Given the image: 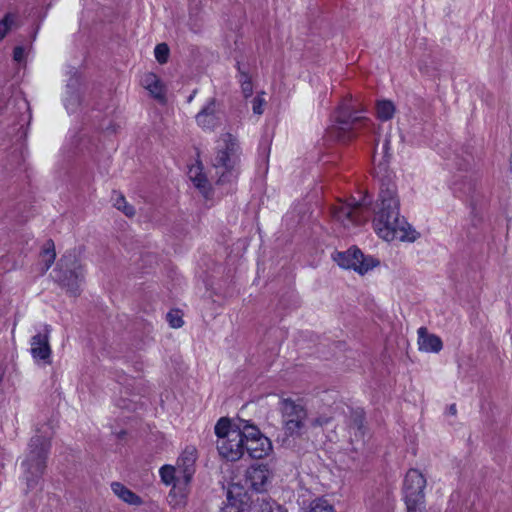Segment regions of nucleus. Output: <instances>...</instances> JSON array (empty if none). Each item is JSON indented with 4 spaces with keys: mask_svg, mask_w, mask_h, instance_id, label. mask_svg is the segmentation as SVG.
Segmentation results:
<instances>
[{
    "mask_svg": "<svg viewBox=\"0 0 512 512\" xmlns=\"http://www.w3.org/2000/svg\"><path fill=\"white\" fill-rule=\"evenodd\" d=\"M390 138L385 137L382 145L384 162H379L375 168L379 181V195L374 208L373 227L376 234L386 240L416 241L420 234L411 227L404 217L400 216V200L398 197L395 174L388 170L390 158Z\"/></svg>",
    "mask_w": 512,
    "mask_h": 512,
    "instance_id": "f257e3e1",
    "label": "nucleus"
},
{
    "mask_svg": "<svg viewBox=\"0 0 512 512\" xmlns=\"http://www.w3.org/2000/svg\"><path fill=\"white\" fill-rule=\"evenodd\" d=\"M52 435L50 425H42L37 429V434L31 438L28 444L27 454L21 463L23 477L28 489L35 488L44 473Z\"/></svg>",
    "mask_w": 512,
    "mask_h": 512,
    "instance_id": "f03ea898",
    "label": "nucleus"
},
{
    "mask_svg": "<svg viewBox=\"0 0 512 512\" xmlns=\"http://www.w3.org/2000/svg\"><path fill=\"white\" fill-rule=\"evenodd\" d=\"M352 98L344 99L338 106L335 117L337 126H332L327 131V136L335 141L346 143L356 137L361 131H372L374 125L366 116L362 115Z\"/></svg>",
    "mask_w": 512,
    "mask_h": 512,
    "instance_id": "7ed1b4c3",
    "label": "nucleus"
},
{
    "mask_svg": "<svg viewBox=\"0 0 512 512\" xmlns=\"http://www.w3.org/2000/svg\"><path fill=\"white\" fill-rule=\"evenodd\" d=\"M247 421L239 419L232 423L228 418H220L215 425L218 437L217 450L227 461H237L245 453V438Z\"/></svg>",
    "mask_w": 512,
    "mask_h": 512,
    "instance_id": "20e7f679",
    "label": "nucleus"
},
{
    "mask_svg": "<svg viewBox=\"0 0 512 512\" xmlns=\"http://www.w3.org/2000/svg\"><path fill=\"white\" fill-rule=\"evenodd\" d=\"M216 149L212 165L218 176L217 183L225 184L234 181L238 175L236 165L239 161V145L236 138L230 133L222 134L217 141Z\"/></svg>",
    "mask_w": 512,
    "mask_h": 512,
    "instance_id": "39448f33",
    "label": "nucleus"
},
{
    "mask_svg": "<svg viewBox=\"0 0 512 512\" xmlns=\"http://www.w3.org/2000/svg\"><path fill=\"white\" fill-rule=\"evenodd\" d=\"M279 410L285 434L290 437H300L305 430L308 412L304 405L291 398H283Z\"/></svg>",
    "mask_w": 512,
    "mask_h": 512,
    "instance_id": "423d86ee",
    "label": "nucleus"
},
{
    "mask_svg": "<svg viewBox=\"0 0 512 512\" xmlns=\"http://www.w3.org/2000/svg\"><path fill=\"white\" fill-rule=\"evenodd\" d=\"M426 478L417 469H410L403 484L407 512H423L425 509Z\"/></svg>",
    "mask_w": 512,
    "mask_h": 512,
    "instance_id": "0eeeda50",
    "label": "nucleus"
},
{
    "mask_svg": "<svg viewBox=\"0 0 512 512\" xmlns=\"http://www.w3.org/2000/svg\"><path fill=\"white\" fill-rule=\"evenodd\" d=\"M59 268L55 271L57 282L72 296L79 294L80 284L83 282L84 274L80 264L75 259L62 258L59 261Z\"/></svg>",
    "mask_w": 512,
    "mask_h": 512,
    "instance_id": "6e6552de",
    "label": "nucleus"
},
{
    "mask_svg": "<svg viewBox=\"0 0 512 512\" xmlns=\"http://www.w3.org/2000/svg\"><path fill=\"white\" fill-rule=\"evenodd\" d=\"M333 260L344 269H353L359 274H365L379 262L371 256H365L360 249L352 247L344 252H336Z\"/></svg>",
    "mask_w": 512,
    "mask_h": 512,
    "instance_id": "1a4fd4ad",
    "label": "nucleus"
},
{
    "mask_svg": "<svg viewBox=\"0 0 512 512\" xmlns=\"http://www.w3.org/2000/svg\"><path fill=\"white\" fill-rule=\"evenodd\" d=\"M369 204L370 202H366V198L355 204L339 203L332 207L331 214L336 221L349 228L367 220L368 215L364 212L363 207Z\"/></svg>",
    "mask_w": 512,
    "mask_h": 512,
    "instance_id": "9d476101",
    "label": "nucleus"
},
{
    "mask_svg": "<svg viewBox=\"0 0 512 512\" xmlns=\"http://www.w3.org/2000/svg\"><path fill=\"white\" fill-rule=\"evenodd\" d=\"M245 452L253 459H262L272 451V444L269 438L264 436L260 430L246 423Z\"/></svg>",
    "mask_w": 512,
    "mask_h": 512,
    "instance_id": "9b49d317",
    "label": "nucleus"
},
{
    "mask_svg": "<svg viewBox=\"0 0 512 512\" xmlns=\"http://www.w3.org/2000/svg\"><path fill=\"white\" fill-rule=\"evenodd\" d=\"M221 104L216 98H211L196 115V123L203 129L214 130L220 125Z\"/></svg>",
    "mask_w": 512,
    "mask_h": 512,
    "instance_id": "f8f14e48",
    "label": "nucleus"
},
{
    "mask_svg": "<svg viewBox=\"0 0 512 512\" xmlns=\"http://www.w3.org/2000/svg\"><path fill=\"white\" fill-rule=\"evenodd\" d=\"M453 191L458 197L469 199L471 206H475L479 201L478 184L473 175H457L453 182Z\"/></svg>",
    "mask_w": 512,
    "mask_h": 512,
    "instance_id": "ddd939ff",
    "label": "nucleus"
},
{
    "mask_svg": "<svg viewBox=\"0 0 512 512\" xmlns=\"http://www.w3.org/2000/svg\"><path fill=\"white\" fill-rule=\"evenodd\" d=\"M51 327L44 326V332L38 333L31 338V355L36 361H42L44 364L51 363V347L49 344Z\"/></svg>",
    "mask_w": 512,
    "mask_h": 512,
    "instance_id": "4468645a",
    "label": "nucleus"
},
{
    "mask_svg": "<svg viewBox=\"0 0 512 512\" xmlns=\"http://www.w3.org/2000/svg\"><path fill=\"white\" fill-rule=\"evenodd\" d=\"M272 472L267 465L252 466L247 470V481L256 492H264L270 484Z\"/></svg>",
    "mask_w": 512,
    "mask_h": 512,
    "instance_id": "2eb2a0df",
    "label": "nucleus"
},
{
    "mask_svg": "<svg viewBox=\"0 0 512 512\" xmlns=\"http://www.w3.org/2000/svg\"><path fill=\"white\" fill-rule=\"evenodd\" d=\"M196 449L187 447L177 460L178 474H182L183 485L187 486L195 472Z\"/></svg>",
    "mask_w": 512,
    "mask_h": 512,
    "instance_id": "dca6fc26",
    "label": "nucleus"
},
{
    "mask_svg": "<svg viewBox=\"0 0 512 512\" xmlns=\"http://www.w3.org/2000/svg\"><path fill=\"white\" fill-rule=\"evenodd\" d=\"M418 345L420 350L433 353H438L443 347L440 337L429 334L425 327L418 329Z\"/></svg>",
    "mask_w": 512,
    "mask_h": 512,
    "instance_id": "f3484780",
    "label": "nucleus"
},
{
    "mask_svg": "<svg viewBox=\"0 0 512 512\" xmlns=\"http://www.w3.org/2000/svg\"><path fill=\"white\" fill-rule=\"evenodd\" d=\"M160 476L165 484L170 485L173 483V492L176 493L178 490L182 497L185 496L186 486L183 485L182 474H178L177 468L165 465L160 469Z\"/></svg>",
    "mask_w": 512,
    "mask_h": 512,
    "instance_id": "a211bd4d",
    "label": "nucleus"
},
{
    "mask_svg": "<svg viewBox=\"0 0 512 512\" xmlns=\"http://www.w3.org/2000/svg\"><path fill=\"white\" fill-rule=\"evenodd\" d=\"M78 79L72 78L67 84L68 96L65 99V107L69 113L75 112L81 104V95L77 89Z\"/></svg>",
    "mask_w": 512,
    "mask_h": 512,
    "instance_id": "6ab92c4d",
    "label": "nucleus"
},
{
    "mask_svg": "<svg viewBox=\"0 0 512 512\" xmlns=\"http://www.w3.org/2000/svg\"><path fill=\"white\" fill-rule=\"evenodd\" d=\"M112 491L124 502L132 505L141 504V498L119 482L111 484Z\"/></svg>",
    "mask_w": 512,
    "mask_h": 512,
    "instance_id": "aec40b11",
    "label": "nucleus"
},
{
    "mask_svg": "<svg viewBox=\"0 0 512 512\" xmlns=\"http://www.w3.org/2000/svg\"><path fill=\"white\" fill-rule=\"evenodd\" d=\"M249 512H282V506L273 501L266 500L265 498L260 499L258 497L252 502Z\"/></svg>",
    "mask_w": 512,
    "mask_h": 512,
    "instance_id": "412c9836",
    "label": "nucleus"
},
{
    "mask_svg": "<svg viewBox=\"0 0 512 512\" xmlns=\"http://www.w3.org/2000/svg\"><path fill=\"white\" fill-rule=\"evenodd\" d=\"M145 87L156 99H163V89L159 79L154 74L146 75L144 79Z\"/></svg>",
    "mask_w": 512,
    "mask_h": 512,
    "instance_id": "4be33fe9",
    "label": "nucleus"
},
{
    "mask_svg": "<svg viewBox=\"0 0 512 512\" xmlns=\"http://www.w3.org/2000/svg\"><path fill=\"white\" fill-rule=\"evenodd\" d=\"M112 200L114 207L122 211L127 217H133L135 215L134 207L127 203L121 193L114 191Z\"/></svg>",
    "mask_w": 512,
    "mask_h": 512,
    "instance_id": "5701e85b",
    "label": "nucleus"
},
{
    "mask_svg": "<svg viewBox=\"0 0 512 512\" xmlns=\"http://www.w3.org/2000/svg\"><path fill=\"white\" fill-rule=\"evenodd\" d=\"M395 112V106L391 101L382 100L378 101L376 105V113L382 121L390 120Z\"/></svg>",
    "mask_w": 512,
    "mask_h": 512,
    "instance_id": "b1692460",
    "label": "nucleus"
},
{
    "mask_svg": "<svg viewBox=\"0 0 512 512\" xmlns=\"http://www.w3.org/2000/svg\"><path fill=\"white\" fill-rule=\"evenodd\" d=\"M17 26V15L14 13L5 14L3 19L0 20V42L13 28Z\"/></svg>",
    "mask_w": 512,
    "mask_h": 512,
    "instance_id": "393cba45",
    "label": "nucleus"
},
{
    "mask_svg": "<svg viewBox=\"0 0 512 512\" xmlns=\"http://www.w3.org/2000/svg\"><path fill=\"white\" fill-rule=\"evenodd\" d=\"M191 180L193 181L195 187H197L200 193L205 197L209 198L210 195V185L205 175L201 172H196L195 175H190Z\"/></svg>",
    "mask_w": 512,
    "mask_h": 512,
    "instance_id": "a878e982",
    "label": "nucleus"
},
{
    "mask_svg": "<svg viewBox=\"0 0 512 512\" xmlns=\"http://www.w3.org/2000/svg\"><path fill=\"white\" fill-rule=\"evenodd\" d=\"M41 255L43 261L45 262V268L47 270L50 268L56 257L55 245L52 239H48L45 242Z\"/></svg>",
    "mask_w": 512,
    "mask_h": 512,
    "instance_id": "bb28decb",
    "label": "nucleus"
},
{
    "mask_svg": "<svg viewBox=\"0 0 512 512\" xmlns=\"http://www.w3.org/2000/svg\"><path fill=\"white\" fill-rule=\"evenodd\" d=\"M237 68L240 73V82H241L243 96L245 98H248V97L252 96V94H253L252 81H251L250 77L248 76V74L241 70L240 63H237Z\"/></svg>",
    "mask_w": 512,
    "mask_h": 512,
    "instance_id": "cd10ccee",
    "label": "nucleus"
},
{
    "mask_svg": "<svg viewBox=\"0 0 512 512\" xmlns=\"http://www.w3.org/2000/svg\"><path fill=\"white\" fill-rule=\"evenodd\" d=\"M169 53L170 50L166 43L157 44L154 49L155 58L160 64H165L168 61Z\"/></svg>",
    "mask_w": 512,
    "mask_h": 512,
    "instance_id": "c85d7f7f",
    "label": "nucleus"
},
{
    "mask_svg": "<svg viewBox=\"0 0 512 512\" xmlns=\"http://www.w3.org/2000/svg\"><path fill=\"white\" fill-rule=\"evenodd\" d=\"M364 412L362 409H355L351 410L350 413V425L354 428H357L358 430H361L363 428L364 424Z\"/></svg>",
    "mask_w": 512,
    "mask_h": 512,
    "instance_id": "c756f323",
    "label": "nucleus"
},
{
    "mask_svg": "<svg viewBox=\"0 0 512 512\" xmlns=\"http://www.w3.org/2000/svg\"><path fill=\"white\" fill-rule=\"evenodd\" d=\"M309 512H333V506L326 500L316 499L311 503Z\"/></svg>",
    "mask_w": 512,
    "mask_h": 512,
    "instance_id": "7c9ffc66",
    "label": "nucleus"
},
{
    "mask_svg": "<svg viewBox=\"0 0 512 512\" xmlns=\"http://www.w3.org/2000/svg\"><path fill=\"white\" fill-rule=\"evenodd\" d=\"M167 320L172 328H180L184 324L179 311H171L167 314Z\"/></svg>",
    "mask_w": 512,
    "mask_h": 512,
    "instance_id": "2f4dec72",
    "label": "nucleus"
},
{
    "mask_svg": "<svg viewBox=\"0 0 512 512\" xmlns=\"http://www.w3.org/2000/svg\"><path fill=\"white\" fill-rule=\"evenodd\" d=\"M265 100L259 95L256 96L252 101V109L255 114L261 115L263 113V105Z\"/></svg>",
    "mask_w": 512,
    "mask_h": 512,
    "instance_id": "473e14b6",
    "label": "nucleus"
},
{
    "mask_svg": "<svg viewBox=\"0 0 512 512\" xmlns=\"http://www.w3.org/2000/svg\"><path fill=\"white\" fill-rule=\"evenodd\" d=\"M13 58L17 62H21L24 59V48L22 46H17L14 48Z\"/></svg>",
    "mask_w": 512,
    "mask_h": 512,
    "instance_id": "72a5a7b5",
    "label": "nucleus"
},
{
    "mask_svg": "<svg viewBox=\"0 0 512 512\" xmlns=\"http://www.w3.org/2000/svg\"><path fill=\"white\" fill-rule=\"evenodd\" d=\"M329 419L324 417L315 418L312 422L313 426H323L328 423Z\"/></svg>",
    "mask_w": 512,
    "mask_h": 512,
    "instance_id": "f704fd0d",
    "label": "nucleus"
},
{
    "mask_svg": "<svg viewBox=\"0 0 512 512\" xmlns=\"http://www.w3.org/2000/svg\"><path fill=\"white\" fill-rule=\"evenodd\" d=\"M222 512H238V509L234 506H230V507L223 509Z\"/></svg>",
    "mask_w": 512,
    "mask_h": 512,
    "instance_id": "c9c22d12",
    "label": "nucleus"
},
{
    "mask_svg": "<svg viewBox=\"0 0 512 512\" xmlns=\"http://www.w3.org/2000/svg\"><path fill=\"white\" fill-rule=\"evenodd\" d=\"M448 411H449V413H450L451 415H455V414H456V405H455V404L450 405V407H449V410H448Z\"/></svg>",
    "mask_w": 512,
    "mask_h": 512,
    "instance_id": "e433bc0d",
    "label": "nucleus"
},
{
    "mask_svg": "<svg viewBox=\"0 0 512 512\" xmlns=\"http://www.w3.org/2000/svg\"><path fill=\"white\" fill-rule=\"evenodd\" d=\"M196 93H197V90H194V91L191 93V95L188 97L187 102H189V103H190V102L194 99V97H195Z\"/></svg>",
    "mask_w": 512,
    "mask_h": 512,
    "instance_id": "4c0bfd02",
    "label": "nucleus"
},
{
    "mask_svg": "<svg viewBox=\"0 0 512 512\" xmlns=\"http://www.w3.org/2000/svg\"><path fill=\"white\" fill-rule=\"evenodd\" d=\"M282 512H287V510H285V509H283V508H282Z\"/></svg>",
    "mask_w": 512,
    "mask_h": 512,
    "instance_id": "58836bf2",
    "label": "nucleus"
}]
</instances>
